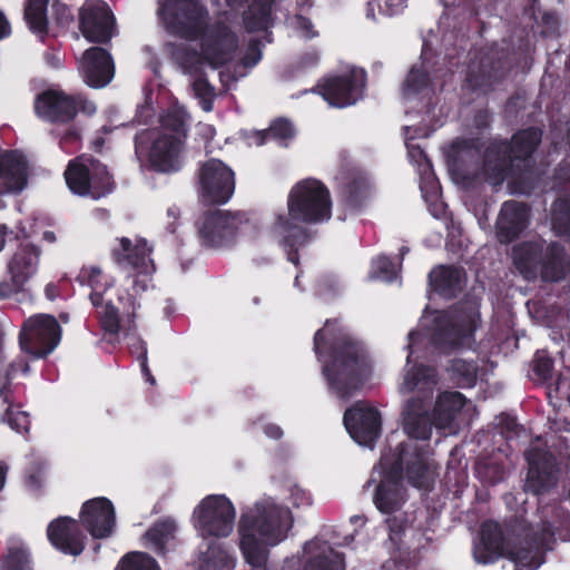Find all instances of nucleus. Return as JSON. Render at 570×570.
Here are the masks:
<instances>
[{
    "instance_id": "obj_40",
    "label": "nucleus",
    "mask_w": 570,
    "mask_h": 570,
    "mask_svg": "<svg viewBox=\"0 0 570 570\" xmlns=\"http://www.w3.org/2000/svg\"><path fill=\"white\" fill-rule=\"evenodd\" d=\"M551 222L559 236H570V195L558 197L553 202Z\"/></svg>"
},
{
    "instance_id": "obj_29",
    "label": "nucleus",
    "mask_w": 570,
    "mask_h": 570,
    "mask_svg": "<svg viewBox=\"0 0 570 570\" xmlns=\"http://www.w3.org/2000/svg\"><path fill=\"white\" fill-rule=\"evenodd\" d=\"M476 330L473 316H466L456 321L438 322L432 340L436 345L459 348L468 343Z\"/></svg>"
},
{
    "instance_id": "obj_8",
    "label": "nucleus",
    "mask_w": 570,
    "mask_h": 570,
    "mask_svg": "<svg viewBox=\"0 0 570 570\" xmlns=\"http://www.w3.org/2000/svg\"><path fill=\"white\" fill-rule=\"evenodd\" d=\"M96 111V105L85 95L68 94L59 86L41 90L33 100L35 115L51 125H68L76 119L79 112L91 116Z\"/></svg>"
},
{
    "instance_id": "obj_56",
    "label": "nucleus",
    "mask_w": 570,
    "mask_h": 570,
    "mask_svg": "<svg viewBox=\"0 0 570 570\" xmlns=\"http://www.w3.org/2000/svg\"><path fill=\"white\" fill-rule=\"evenodd\" d=\"M407 0H384L379 3L380 13L386 17H394L403 12L406 8Z\"/></svg>"
},
{
    "instance_id": "obj_10",
    "label": "nucleus",
    "mask_w": 570,
    "mask_h": 570,
    "mask_svg": "<svg viewBox=\"0 0 570 570\" xmlns=\"http://www.w3.org/2000/svg\"><path fill=\"white\" fill-rule=\"evenodd\" d=\"M63 176L68 188L78 196L99 199L116 188V181L108 167L100 160L85 155L69 160Z\"/></svg>"
},
{
    "instance_id": "obj_9",
    "label": "nucleus",
    "mask_w": 570,
    "mask_h": 570,
    "mask_svg": "<svg viewBox=\"0 0 570 570\" xmlns=\"http://www.w3.org/2000/svg\"><path fill=\"white\" fill-rule=\"evenodd\" d=\"M134 145L137 158L147 160L149 168L156 173H175L183 166L180 154L185 144L167 132L142 129L135 135Z\"/></svg>"
},
{
    "instance_id": "obj_35",
    "label": "nucleus",
    "mask_w": 570,
    "mask_h": 570,
    "mask_svg": "<svg viewBox=\"0 0 570 570\" xmlns=\"http://www.w3.org/2000/svg\"><path fill=\"white\" fill-rule=\"evenodd\" d=\"M370 196V183L361 175L351 176L341 185L338 199L343 207L360 210Z\"/></svg>"
},
{
    "instance_id": "obj_48",
    "label": "nucleus",
    "mask_w": 570,
    "mask_h": 570,
    "mask_svg": "<svg viewBox=\"0 0 570 570\" xmlns=\"http://www.w3.org/2000/svg\"><path fill=\"white\" fill-rule=\"evenodd\" d=\"M532 371L539 382L550 381L553 372V360L546 354L537 353L532 362Z\"/></svg>"
},
{
    "instance_id": "obj_39",
    "label": "nucleus",
    "mask_w": 570,
    "mask_h": 570,
    "mask_svg": "<svg viewBox=\"0 0 570 570\" xmlns=\"http://www.w3.org/2000/svg\"><path fill=\"white\" fill-rule=\"evenodd\" d=\"M450 381L460 389H471L476 384L479 366L475 361L453 358L446 366Z\"/></svg>"
},
{
    "instance_id": "obj_42",
    "label": "nucleus",
    "mask_w": 570,
    "mask_h": 570,
    "mask_svg": "<svg viewBox=\"0 0 570 570\" xmlns=\"http://www.w3.org/2000/svg\"><path fill=\"white\" fill-rule=\"evenodd\" d=\"M174 531L175 524L173 521H159L146 531L145 538L155 547L158 554H165L167 541Z\"/></svg>"
},
{
    "instance_id": "obj_49",
    "label": "nucleus",
    "mask_w": 570,
    "mask_h": 570,
    "mask_svg": "<svg viewBox=\"0 0 570 570\" xmlns=\"http://www.w3.org/2000/svg\"><path fill=\"white\" fill-rule=\"evenodd\" d=\"M386 524L389 528V539L395 544L399 546L402 542V538L405 533V530L409 527V520L405 513L399 515H392L386 519Z\"/></svg>"
},
{
    "instance_id": "obj_7",
    "label": "nucleus",
    "mask_w": 570,
    "mask_h": 570,
    "mask_svg": "<svg viewBox=\"0 0 570 570\" xmlns=\"http://www.w3.org/2000/svg\"><path fill=\"white\" fill-rule=\"evenodd\" d=\"M286 514L274 504H256L240 515L239 549L253 568L267 570L268 550L265 546H276L286 538Z\"/></svg>"
},
{
    "instance_id": "obj_62",
    "label": "nucleus",
    "mask_w": 570,
    "mask_h": 570,
    "mask_svg": "<svg viewBox=\"0 0 570 570\" xmlns=\"http://www.w3.org/2000/svg\"><path fill=\"white\" fill-rule=\"evenodd\" d=\"M264 433L273 440H279L283 436V430L281 426L274 423H268L264 426Z\"/></svg>"
},
{
    "instance_id": "obj_53",
    "label": "nucleus",
    "mask_w": 570,
    "mask_h": 570,
    "mask_svg": "<svg viewBox=\"0 0 570 570\" xmlns=\"http://www.w3.org/2000/svg\"><path fill=\"white\" fill-rule=\"evenodd\" d=\"M262 41L257 38H253L248 41L240 62L245 68H252L262 60Z\"/></svg>"
},
{
    "instance_id": "obj_54",
    "label": "nucleus",
    "mask_w": 570,
    "mask_h": 570,
    "mask_svg": "<svg viewBox=\"0 0 570 570\" xmlns=\"http://www.w3.org/2000/svg\"><path fill=\"white\" fill-rule=\"evenodd\" d=\"M498 419V426L505 439H512L519 434L521 425L514 416L503 413Z\"/></svg>"
},
{
    "instance_id": "obj_51",
    "label": "nucleus",
    "mask_w": 570,
    "mask_h": 570,
    "mask_svg": "<svg viewBox=\"0 0 570 570\" xmlns=\"http://www.w3.org/2000/svg\"><path fill=\"white\" fill-rule=\"evenodd\" d=\"M51 18L58 28L65 29L73 21L71 9L60 0L51 3Z\"/></svg>"
},
{
    "instance_id": "obj_59",
    "label": "nucleus",
    "mask_w": 570,
    "mask_h": 570,
    "mask_svg": "<svg viewBox=\"0 0 570 570\" xmlns=\"http://www.w3.org/2000/svg\"><path fill=\"white\" fill-rule=\"evenodd\" d=\"M24 285H18L11 278V282H1L0 283V298H9L12 295L21 292Z\"/></svg>"
},
{
    "instance_id": "obj_58",
    "label": "nucleus",
    "mask_w": 570,
    "mask_h": 570,
    "mask_svg": "<svg viewBox=\"0 0 570 570\" xmlns=\"http://www.w3.org/2000/svg\"><path fill=\"white\" fill-rule=\"evenodd\" d=\"M491 124V114L488 109H480L475 112L473 117V125L479 130H484L490 128Z\"/></svg>"
},
{
    "instance_id": "obj_46",
    "label": "nucleus",
    "mask_w": 570,
    "mask_h": 570,
    "mask_svg": "<svg viewBox=\"0 0 570 570\" xmlns=\"http://www.w3.org/2000/svg\"><path fill=\"white\" fill-rule=\"evenodd\" d=\"M193 91L196 98L199 99L202 109L206 112L212 111L216 96L215 87L205 76H199L193 81Z\"/></svg>"
},
{
    "instance_id": "obj_33",
    "label": "nucleus",
    "mask_w": 570,
    "mask_h": 570,
    "mask_svg": "<svg viewBox=\"0 0 570 570\" xmlns=\"http://www.w3.org/2000/svg\"><path fill=\"white\" fill-rule=\"evenodd\" d=\"M76 282L80 286H89L91 288L89 299L94 307H98L102 305L105 294L114 286L115 279L105 274L99 266L89 265L81 267Z\"/></svg>"
},
{
    "instance_id": "obj_64",
    "label": "nucleus",
    "mask_w": 570,
    "mask_h": 570,
    "mask_svg": "<svg viewBox=\"0 0 570 570\" xmlns=\"http://www.w3.org/2000/svg\"><path fill=\"white\" fill-rule=\"evenodd\" d=\"M80 139V135L77 129L71 128L68 129L65 135L61 137V144H73Z\"/></svg>"
},
{
    "instance_id": "obj_63",
    "label": "nucleus",
    "mask_w": 570,
    "mask_h": 570,
    "mask_svg": "<svg viewBox=\"0 0 570 570\" xmlns=\"http://www.w3.org/2000/svg\"><path fill=\"white\" fill-rule=\"evenodd\" d=\"M409 155H410L411 158L415 159L416 161H420L421 159H423L429 165H431L426 154L424 153V150L420 146H411L409 148Z\"/></svg>"
},
{
    "instance_id": "obj_43",
    "label": "nucleus",
    "mask_w": 570,
    "mask_h": 570,
    "mask_svg": "<svg viewBox=\"0 0 570 570\" xmlns=\"http://www.w3.org/2000/svg\"><path fill=\"white\" fill-rule=\"evenodd\" d=\"M98 311V321L101 330L109 335H117L120 331L119 309L110 299H105L101 306L96 307Z\"/></svg>"
},
{
    "instance_id": "obj_15",
    "label": "nucleus",
    "mask_w": 570,
    "mask_h": 570,
    "mask_svg": "<svg viewBox=\"0 0 570 570\" xmlns=\"http://www.w3.org/2000/svg\"><path fill=\"white\" fill-rule=\"evenodd\" d=\"M365 85L366 72L353 68L346 73L318 81L312 91L321 95L331 106L344 108L356 104L363 97Z\"/></svg>"
},
{
    "instance_id": "obj_28",
    "label": "nucleus",
    "mask_w": 570,
    "mask_h": 570,
    "mask_svg": "<svg viewBox=\"0 0 570 570\" xmlns=\"http://www.w3.org/2000/svg\"><path fill=\"white\" fill-rule=\"evenodd\" d=\"M119 247L111 250V256L117 265L122 268H131L138 274H147L149 265H153L150 259L151 248L145 239L138 240L135 245L127 237H121Z\"/></svg>"
},
{
    "instance_id": "obj_18",
    "label": "nucleus",
    "mask_w": 570,
    "mask_h": 570,
    "mask_svg": "<svg viewBox=\"0 0 570 570\" xmlns=\"http://www.w3.org/2000/svg\"><path fill=\"white\" fill-rule=\"evenodd\" d=\"M343 423L351 438L362 445L373 444L381 435V413L362 402H356L344 412Z\"/></svg>"
},
{
    "instance_id": "obj_30",
    "label": "nucleus",
    "mask_w": 570,
    "mask_h": 570,
    "mask_svg": "<svg viewBox=\"0 0 570 570\" xmlns=\"http://www.w3.org/2000/svg\"><path fill=\"white\" fill-rule=\"evenodd\" d=\"M28 166L16 150L0 155V195L21 191L27 185Z\"/></svg>"
},
{
    "instance_id": "obj_52",
    "label": "nucleus",
    "mask_w": 570,
    "mask_h": 570,
    "mask_svg": "<svg viewBox=\"0 0 570 570\" xmlns=\"http://www.w3.org/2000/svg\"><path fill=\"white\" fill-rule=\"evenodd\" d=\"M28 554L21 549L10 550L4 559L2 570H30Z\"/></svg>"
},
{
    "instance_id": "obj_1",
    "label": "nucleus",
    "mask_w": 570,
    "mask_h": 570,
    "mask_svg": "<svg viewBox=\"0 0 570 570\" xmlns=\"http://www.w3.org/2000/svg\"><path fill=\"white\" fill-rule=\"evenodd\" d=\"M332 217V198L324 183L315 178L297 181L287 196V214L279 213L268 228L286 258L299 267V252L314 239L316 233L303 225H316Z\"/></svg>"
},
{
    "instance_id": "obj_2",
    "label": "nucleus",
    "mask_w": 570,
    "mask_h": 570,
    "mask_svg": "<svg viewBox=\"0 0 570 570\" xmlns=\"http://www.w3.org/2000/svg\"><path fill=\"white\" fill-rule=\"evenodd\" d=\"M313 350L322 362L328 389L341 400H350L371 377L372 362L365 345L346 334L337 318L326 320L315 332Z\"/></svg>"
},
{
    "instance_id": "obj_50",
    "label": "nucleus",
    "mask_w": 570,
    "mask_h": 570,
    "mask_svg": "<svg viewBox=\"0 0 570 570\" xmlns=\"http://www.w3.org/2000/svg\"><path fill=\"white\" fill-rule=\"evenodd\" d=\"M3 421L7 422L12 430H16L19 433L29 431V415L23 411L14 412L12 405H8L6 409Z\"/></svg>"
},
{
    "instance_id": "obj_16",
    "label": "nucleus",
    "mask_w": 570,
    "mask_h": 570,
    "mask_svg": "<svg viewBox=\"0 0 570 570\" xmlns=\"http://www.w3.org/2000/svg\"><path fill=\"white\" fill-rule=\"evenodd\" d=\"M200 195L206 204L224 205L234 195L235 173L224 161L210 158L198 170Z\"/></svg>"
},
{
    "instance_id": "obj_4",
    "label": "nucleus",
    "mask_w": 570,
    "mask_h": 570,
    "mask_svg": "<svg viewBox=\"0 0 570 570\" xmlns=\"http://www.w3.org/2000/svg\"><path fill=\"white\" fill-rule=\"evenodd\" d=\"M429 444L404 441L395 449L381 455L377 468L380 481L373 495V503L384 514H392L404 505L407 490L403 484V474L413 488L430 491L434 476L428 459Z\"/></svg>"
},
{
    "instance_id": "obj_19",
    "label": "nucleus",
    "mask_w": 570,
    "mask_h": 570,
    "mask_svg": "<svg viewBox=\"0 0 570 570\" xmlns=\"http://www.w3.org/2000/svg\"><path fill=\"white\" fill-rule=\"evenodd\" d=\"M115 17L104 1L85 4L79 11V29L89 42L108 43L112 38Z\"/></svg>"
},
{
    "instance_id": "obj_61",
    "label": "nucleus",
    "mask_w": 570,
    "mask_h": 570,
    "mask_svg": "<svg viewBox=\"0 0 570 570\" xmlns=\"http://www.w3.org/2000/svg\"><path fill=\"white\" fill-rule=\"evenodd\" d=\"M377 272L387 277L391 278L394 271H393V264L387 257H382L377 262Z\"/></svg>"
},
{
    "instance_id": "obj_11",
    "label": "nucleus",
    "mask_w": 570,
    "mask_h": 570,
    "mask_svg": "<svg viewBox=\"0 0 570 570\" xmlns=\"http://www.w3.org/2000/svg\"><path fill=\"white\" fill-rule=\"evenodd\" d=\"M158 14L170 35L186 40H198L208 27V9L198 0H164Z\"/></svg>"
},
{
    "instance_id": "obj_45",
    "label": "nucleus",
    "mask_w": 570,
    "mask_h": 570,
    "mask_svg": "<svg viewBox=\"0 0 570 570\" xmlns=\"http://www.w3.org/2000/svg\"><path fill=\"white\" fill-rule=\"evenodd\" d=\"M344 567V560L341 553L328 548L327 553H320L308 559L304 570H341Z\"/></svg>"
},
{
    "instance_id": "obj_24",
    "label": "nucleus",
    "mask_w": 570,
    "mask_h": 570,
    "mask_svg": "<svg viewBox=\"0 0 570 570\" xmlns=\"http://www.w3.org/2000/svg\"><path fill=\"white\" fill-rule=\"evenodd\" d=\"M531 208L518 200H507L502 204L497 223V237L501 244H510L518 239L527 229Z\"/></svg>"
},
{
    "instance_id": "obj_12",
    "label": "nucleus",
    "mask_w": 570,
    "mask_h": 570,
    "mask_svg": "<svg viewBox=\"0 0 570 570\" xmlns=\"http://www.w3.org/2000/svg\"><path fill=\"white\" fill-rule=\"evenodd\" d=\"M254 217L246 212L229 213L222 209L207 212L198 222V234L202 244L209 248H222L233 245L238 233L247 225L255 227Z\"/></svg>"
},
{
    "instance_id": "obj_38",
    "label": "nucleus",
    "mask_w": 570,
    "mask_h": 570,
    "mask_svg": "<svg viewBox=\"0 0 570 570\" xmlns=\"http://www.w3.org/2000/svg\"><path fill=\"white\" fill-rule=\"evenodd\" d=\"M233 558L226 548L216 541H209L198 557V570H229Z\"/></svg>"
},
{
    "instance_id": "obj_32",
    "label": "nucleus",
    "mask_w": 570,
    "mask_h": 570,
    "mask_svg": "<svg viewBox=\"0 0 570 570\" xmlns=\"http://www.w3.org/2000/svg\"><path fill=\"white\" fill-rule=\"evenodd\" d=\"M544 245L539 242L525 240L512 247L515 268L528 281H534L540 273V261Z\"/></svg>"
},
{
    "instance_id": "obj_6",
    "label": "nucleus",
    "mask_w": 570,
    "mask_h": 570,
    "mask_svg": "<svg viewBox=\"0 0 570 570\" xmlns=\"http://www.w3.org/2000/svg\"><path fill=\"white\" fill-rule=\"evenodd\" d=\"M543 131L528 127L515 131L511 139L492 141L485 149V164L491 176L502 183L511 179L519 190L529 187L535 170L533 155L542 141Z\"/></svg>"
},
{
    "instance_id": "obj_57",
    "label": "nucleus",
    "mask_w": 570,
    "mask_h": 570,
    "mask_svg": "<svg viewBox=\"0 0 570 570\" xmlns=\"http://www.w3.org/2000/svg\"><path fill=\"white\" fill-rule=\"evenodd\" d=\"M129 352L131 355L136 356L138 362L148 360L147 343L140 337L135 338L129 344Z\"/></svg>"
},
{
    "instance_id": "obj_37",
    "label": "nucleus",
    "mask_w": 570,
    "mask_h": 570,
    "mask_svg": "<svg viewBox=\"0 0 570 570\" xmlns=\"http://www.w3.org/2000/svg\"><path fill=\"white\" fill-rule=\"evenodd\" d=\"M48 6L49 0H27L24 6V20L41 41L49 33Z\"/></svg>"
},
{
    "instance_id": "obj_13",
    "label": "nucleus",
    "mask_w": 570,
    "mask_h": 570,
    "mask_svg": "<svg viewBox=\"0 0 570 570\" xmlns=\"http://www.w3.org/2000/svg\"><path fill=\"white\" fill-rule=\"evenodd\" d=\"M61 335V326L53 315L36 314L23 321L19 345L33 358H46L60 344Z\"/></svg>"
},
{
    "instance_id": "obj_23",
    "label": "nucleus",
    "mask_w": 570,
    "mask_h": 570,
    "mask_svg": "<svg viewBox=\"0 0 570 570\" xmlns=\"http://www.w3.org/2000/svg\"><path fill=\"white\" fill-rule=\"evenodd\" d=\"M16 238L19 244L8 262V272L16 284L26 285L38 272L41 248L28 242L29 236L24 228L19 230Z\"/></svg>"
},
{
    "instance_id": "obj_14",
    "label": "nucleus",
    "mask_w": 570,
    "mask_h": 570,
    "mask_svg": "<svg viewBox=\"0 0 570 570\" xmlns=\"http://www.w3.org/2000/svg\"><path fill=\"white\" fill-rule=\"evenodd\" d=\"M235 517L234 504L223 494L207 495L194 511L195 527L203 538L228 537L234 529Z\"/></svg>"
},
{
    "instance_id": "obj_22",
    "label": "nucleus",
    "mask_w": 570,
    "mask_h": 570,
    "mask_svg": "<svg viewBox=\"0 0 570 570\" xmlns=\"http://www.w3.org/2000/svg\"><path fill=\"white\" fill-rule=\"evenodd\" d=\"M49 542L60 552L69 556H80L86 548V535L80 529V522L70 517H59L47 528Z\"/></svg>"
},
{
    "instance_id": "obj_25",
    "label": "nucleus",
    "mask_w": 570,
    "mask_h": 570,
    "mask_svg": "<svg viewBox=\"0 0 570 570\" xmlns=\"http://www.w3.org/2000/svg\"><path fill=\"white\" fill-rule=\"evenodd\" d=\"M481 142L478 138H456L446 153V164L451 174L468 178L470 170L478 167L481 158Z\"/></svg>"
},
{
    "instance_id": "obj_55",
    "label": "nucleus",
    "mask_w": 570,
    "mask_h": 570,
    "mask_svg": "<svg viewBox=\"0 0 570 570\" xmlns=\"http://www.w3.org/2000/svg\"><path fill=\"white\" fill-rule=\"evenodd\" d=\"M483 471L490 484H497L504 479L505 471L502 464L489 463L479 466L478 472L481 474Z\"/></svg>"
},
{
    "instance_id": "obj_3",
    "label": "nucleus",
    "mask_w": 570,
    "mask_h": 570,
    "mask_svg": "<svg viewBox=\"0 0 570 570\" xmlns=\"http://www.w3.org/2000/svg\"><path fill=\"white\" fill-rule=\"evenodd\" d=\"M438 385V372L433 366L414 364L406 370L400 392H416L404 405L403 431L413 440L429 441L433 426L445 429L456 419L464 407L466 399L458 391H445L439 394L431 413L434 390Z\"/></svg>"
},
{
    "instance_id": "obj_31",
    "label": "nucleus",
    "mask_w": 570,
    "mask_h": 570,
    "mask_svg": "<svg viewBox=\"0 0 570 570\" xmlns=\"http://www.w3.org/2000/svg\"><path fill=\"white\" fill-rule=\"evenodd\" d=\"M570 273V261L563 245L552 242L543 248L538 277L543 283H558Z\"/></svg>"
},
{
    "instance_id": "obj_17",
    "label": "nucleus",
    "mask_w": 570,
    "mask_h": 570,
    "mask_svg": "<svg viewBox=\"0 0 570 570\" xmlns=\"http://www.w3.org/2000/svg\"><path fill=\"white\" fill-rule=\"evenodd\" d=\"M199 39L204 60L215 69L233 61L239 47L237 33L222 20L208 23Z\"/></svg>"
},
{
    "instance_id": "obj_44",
    "label": "nucleus",
    "mask_w": 570,
    "mask_h": 570,
    "mask_svg": "<svg viewBox=\"0 0 570 570\" xmlns=\"http://www.w3.org/2000/svg\"><path fill=\"white\" fill-rule=\"evenodd\" d=\"M430 82V73L422 67L413 66L403 83V95L405 97L417 95L428 88Z\"/></svg>"
},
{
    "instance_id": "obj_60",
    "label": "nucleus",
    "mask_w": 570,
    "mask_h": 570,
    "mask_svg": "<svg viewBox=\"0 0 570 570\" xmlns=\"http://www.w3.org/2000/svg\"><path fill=\"white\" fill-rule=\"evenodd\" d=\"M45 62L52 69H59L62 67V56L59 51L49 50L43 55Z\"/></svg>"
},
{
    "instance_id": "obj_5",
    "label": "nucleus",
    "mask_w": 570,
    "mask_h": 570,
    "mask_svg": "<svg viewBox=\"0 0 570 570\" xmlns=\"http://www.w3.org/2000/svg\"><path fill=\"white\" fill-rule=\"evenodd\" d=\"M556 529L550 521L542 520L537 524L523 528V539L518 546L505 541L501 525L493 520H487L480 528V540L473 548V557L480 564L494 563L500 558L527 566L540 551L553 549Z\"/></svg>"
},
{
    "instance_id": "obj_34",
    "label": "nucleus",
    "mask_w": 570,
    "mask_h": 570,
    "mask_svg": "<svg viewBox=\"0 0 570 570\" xmlns=\"http://www.w3.org/2000/svg\"><path fill=\"white\" fill-rule=\"evenodd\" d=\"M275 0H253L243 12V23L247 32L267 31L274 26L273 7Z\"/></svg>"
},
{
    "instance_id": "obj_41",
    "label": "nucleus",
    "mask_w": 570,
    "mask_h": 570,
    "mask_svg": "<svg viewBox=\"0 0 570 570\" xmlns=\"http://www.w3.org/2000/svg\"><path fill=\"white\" fill-rule=\"evenodd\" d=\"M161 130L159 132H167L168 136L179 138L180 142L185 144L187 138L186 114L181 109L168 110L161 117Z\"/></svg>"
},
{
    "instance_id": "obj_36",
    "label": "nucleus",
    "mask_w": 570,
    "mask_h": 570,
    "mask_svg": "<svg viewBox=\"0 0 570 570\" xmlns=\"http://www.w3.org/2000/svg\"><path fill=\"white\" fill-rule=\"evenodd\" d=\"M296 129L287 118L278 117L274 119L269 127L264 130H256L253 134L255 145L263 146L268 140H274L281 147H287L294 139Z\"/></svg>"
},
{
    "instance_id": "obj_27",
    "label": "nucleus",
    "mask_w": 570,
    "mask_h": 570,
    "mask_svg": "<svg viewBox=\"0 0 570 570\" xmlns=\"http://www.w3.org/2000/svg\"><path fill=\"white\" fill-rule=\"evenodd\" d=\"M466 281L465 269L455 265H436L428 275L430 289L448 301L456 298L463 292Z\"/></svg>"
},
{
    "instance_id": "obj_21",
    "label": "nucleus",
    "mask_w": 570,
    "mask_h": 570,
    "mask_svg": "<svg viewBox=\"0 0 570 570\" xmlns=\"http://www.w3.org/2000/svg\"><path fill=\"white\" fill-rule=\"evenodd\" d=\"M80 523L95 539H105L112 534L116 513L112 502L106 497L87 500L80 510Z\"/></svg>"
},
{
    "instance_id": "obj_26",
    "label": "nucleus",
    "mask_w": 570,
    "mask_h": 570,
    "mask_svg": "<svg viewBox=\"0 0 570 570\" xmlns=\"http://www.w3.org/2000/svg\"><path fill=\"white\" fill-rule=\"evenodd\" d=\"M81 66L85 82L89 87L102 88L114 77V60L105 48L91 47L87 49L82 55Z\"/></svg>"
},
{
    "instance_id": "obj_20",
    "label": "nucleus",
    "mask_w": 570,
    "mask_h": 570,
    "mask_svg": "<svg viewBox=\"0 0 570 570\" xmlns=\"http://www.w3.org/2000/svg\"><path fill=\"white\" fill-rule=\"evenodd\" d=\"M529 469L524 483L525 492L539 495L548 493L558 484L560 469L556 456L548 451H535L528 458Z\"/></svg>"
},
{
    "instance_id": "obj_47",
    "label": "nucleus",
    "mask_w": 570,
    "mask_h": 570,
    "mask_svg": "<svg viewBox=\"0 0 570 570\" xmlns=\"http://www.w3.org/2000/svg\"><path fill=\"white\" fill-rule=\"evenodd\" d=\"M121 570H160V568L149 554L132 552L122 558Z\"/></svg>"
}]
</instances>
